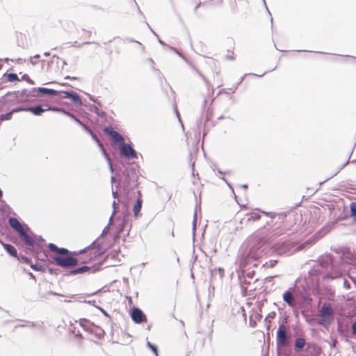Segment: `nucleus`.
Wrapping results in <instances>:
<instances>
[{"instance_id": "obj_9", "label": "nucleus", "mask_w": 356, "mask_h": 356, "mask_svg": "<svg viewBox=\"0 0 356 356\" xmlns=\"http://www.w3.org/2000/svg\"><path fill=\"white\" fill-rule=\"evenodd\" d=\"M138 197L137 199L136 202L135 203L133 209L134 215L136 218H137L140 215V211L142 208L143 204V199H142V195L140 191L138 192Z\"/></svg>"}, {"instance_id": "obj_5", "label": "nucleus", "mask_w": 356, "mask_h": 356, "mask_svg": "<svg viewBox=\"0 0 356 356\" xmlns=\"http://www.w3.org/2000/svg\"><path fill=\"white\" fill-rule=\"evenodd\" d=\"M104 131L111 136L113 143L122 144L124 143L123 137L116 131L113 130L111 128L106 127Z\"/></svg>"}, {"instance_id": "obj_33", "label": "nucleus", "mask_w": 356, "mask_h": 356, "mask_svg": "<svg viewBox=\"0 0 356 356\" xmlns=\"http://www.w3.org/2000/svg\"><path fill=\"white\" fill-rule=\"evenodd\" d=\"M111 43H113V42H112V41H110V42H109L108 45L111 46Z\"/></svg>"}, {"instance_id": "obj_24", "label": "nucleus", "mask_w": 356, "mask_h": 356, "mask_svg": "<svg viewBox=\"0 0 356 356\" xmlns=\"http://www.w3.org/2000/svg\"><path fill=\"white\" fill-rule=\"evenodd\" d=\"M17 259H19L21 262H23V263H25L27 264H31V260L26 257H24V256H22L21 257H18V258H17Z\"/></svg>"}, {"instance_id": "obj_28", "label": "nucleus", "mask_w": 356, "mask_h": 356, "mask_svg": "<svg viewBox=\"0 0 356 356\" xmlns=\"http://www.w3.org/2000/svg\"><path fill=\"white\" fill-rule=\"evenodd\" d=\"M233 52H232V54H229V55H227V59H229V60H234V55H233Z\"/></svg>"}, {"instance_id": "obj_31", "label": "nucleus", "mask_w": 356, "mask_h": 356, "mask_svg": "<svg viewBox=\"0 0 356 356\" xmlns=\"http://www.w3.org/2000/svg\"><path fill=\"white\" fill-rule=\"evenodd\" d=\"M29 276H30L31 277H32V278L35 279V276L33 275V273H29Z\"/></svg>"}, {"instance_id": "obj_21", "label": "nucleus", "mask_w": 356, "mask_h": 356, "mask_svg": "<svg viewBox=\"0 0 356 356\" xmlns=\"http://www.w3.org/2000/svg\"><path fill=\"white\" fill-rule=\"evenodd\" d=\"M21 81H25L29 84L33 85L35 84V82L29 77V76L26 74H24L21 77Z\"/></svg>"}, {"instance_id": "obj_22", "label": "nucleus", "mask_w": 356, "mask_h": 356, "mask_svg": "<svg viewBox=\"0 0 356 356\" xmlns=\"http://www.w3.org/2000/svg\"><path fill=\"white\" fill-rule=\"evenodd\" d=\"M275 315L276 314L275 312L269 313L265 318L266 322H271L272 320L275 318Z\"/></svg>"}, {"instance_id": "obj_34", "label": "nucleus", "mask_w": 356, "mask_h": 356, "mask_svg": "<svg viewBox=\"0 0 356 356\" xmlns=\"http://www.w3.org/2000/svg\"><path fill=\"white\" fill-rule=\"evenodd\" d=\"M93 138H94L96 140H97V138H96L95 136H93Z\"/></svg>"}, {"instance_id": "obj_12", "label": "nucleus", "mask_w": 356, "mask_h": 356, "mask_svg": "<svg viewBox=\"0 0 356 356\" xmlns=\"http://www.w3.org/2000/svg\"><path fill=\"white\" fill-rule=\"evenodd\" d=\"M24 110V108H22V107L16 108H13L10 112H8V113H7L6 114L1 115V116H0V123L1 122H3V121L10 120L12 118V117H13V113H17V112H19V111H23Z\"/></svg>"}, {"instance_id": "obj_32", "label": "nucleus", "mask_w": 356, "mask_h": 356, "mask_svg": "<svg viewBox=\"0 0 356 356\" xmlns=\"http://www.w3.org/2000/svg\"><path fill=\"white\" fill-rule=\"evenodd\" d=\"M1 197H2V191H1V190L0 189V199L1 198Z\"/></svg>"}, {"instance_id": "obj_23", "label": "nucleus", "mask_w": 356, "mask_h": 356, "mask_svg": "<svg viewBox=\"0 0 356 356\" xmlns=\"http://www.w3.org/2000/svg\"><path fill=\"white\" fill-rule=\"evenodd\" d=\"M147 346L152 350L156 356H159L157 347L155 345L152 344L150 342H147Z\"/></svg>"}, {"instance_id": "obj_1", "label": "nucleus", "mask_w": 356, "mask_h": 356, "mask_svg": "<svg viewBox=\"0 0 356 356\" xmlns=\"http://www.w3.org/2000/svg\"><path fill=\"white\" fill-rule=\"evenodd\" d=\"M48 247L51 252H54L57 254L54 257V260L56 261L57 265L61 267L67 268L75 266L78 264V259L67 256L69 253L68 250L63 248H58L54 243H49Z\"/></svg>"}, {"instance_id": "obj_26", "label": "nucleus", "mask_w": 356, "mask_h": 356, "mask_svg": "<svg viewBox=\"0 0 356 356\" xmlns=\"http://www.w3.org/2000/svg\"><path fill=\"white\" fill-rule=\"evenodd\" d=\"M351 328L353 334L356 336V321L352 324Z\"/></svg>"}, {"instance_id": "obj_11", "label": "nucleus", "mask_w": 356, "mask_h": 356, "mask_svg": "<svg viewBox=\"0 0 356 356\" xmlns=\"http://www.w3.org/2000/svg\"><path fill=\"white\" fill-rule=\"evenodd\" d=\"M8 222L10 226L19 234H20L21 232H22L23 230H24L20 222L17 218H10Z\"/></svg>"}, {"instance_id": "obj_6", "label": "nucleus", "mask_w": 356, "mask_h": 356, "mask_svg": "<svg viewBox=\"0 0 356 356\" xmlns=\"http://www.w3.org/2000/svg\"><path fill=\"white\" fill-rule=\"evenodd\" d=\"M132 320L136 323L146 322L147 318L143 312L138 308H134L131 312Z\"/></svg>"}, {"instance_id": "obj_13", "label": "nucleus", "mask_w": 356, "mask_h": 356, "mask_svg": "<svg viewBox=\"0 0 356 356\" xmlns=\"http://www.w3.org/2000/svg\"><path fill=\"white\" fill-rule=\"evenodd\" d=\"M22 238V240L24 241V243L29 245V246H34L35 245V240L30 236L24 230L22 231L20 234H19Z\"/></svg>"}, {"instance_id": "obj_30", "label": "nucleus", "mask_w": 356, "mask_h": 356, "mask_svg": "<svg viewBox=\"0 0 356 356\" xmlns=\"http://www.w3.org/2000/svg\"><path fill=\"white\" fill-rule=\"evenodd\" d=\"M76 121L77 122L78 124H79L80 125L85 127V125L79 120L76 119Z\"/></svg>"}, {"instance_id": "obj_17", "label": "nucleus", "mask_w": 356, "mask_h": 356, "mask_svg": "<svg viewBox=\"0 0 356 356\" xmlns=\"http://www.w3.org/2000/svg\"><path fill=\"white\" fill-rule=\"evenodd\" d=\"M38 92L42 95H56L58 94V91L53 90V89H49L45 88H38Z\"/></svg>"}, {"instance_id": "obj_25", "label": "nucleus", "mask_w": 356, "mask_h": 356, "mask_svg": "<svg viewBox=\"0 0 356 356\" xmlns=\"http://www.w3.org/2000/svg\"><path fill=\"white\" fill-rule=\"evenodd\" d=\"M352 215L356 217V203L354 202L350 207Z\"/></svg>"}, {"instance_id": "obj_29", "label": "nucleus", "mask_w": 356, "mask_h": 356, "mask_svg": "<svg viewBox=\"0 0 356 356\" xmlns=\"http://www.w3.org/2000/svg\"><path fill=\"white\" fill-rule=\"evenodd\" d=\"M271 326V322H266L267 330H269Z\"/></svg>"}, {"instance_id": "obj_14", "label": "nucleus", "mask_w": 356, "mask_h": 356, "mask_svg": "<svg viewBox=\"0 0 356 356\" xmlns=\"http://www.w3.org/2000/svg\"><path fill=\"white\" fill-rule=\"evenodd\" d=\"M3 248L6 250V252L10 254L11 256L15 257V258H18V255H17V251L16 250V248L10 245V244H8V243H1Z\"/></svg>"}, {"instance_id": "obj_15", "label": "nucleus", "mask_w": 356, "mask_h": 356, "mask_svg": "<svg viewBox=\"0 0 356 356\" xmlns=\"http://www.w3.org/2000/svg\"><path fill=\"white\" fill-rule=\"evenodd\" d=\"M63 93L65 94L64 97L70 98L74 102H79L81 101L80 97L75 92L65 91V92H63Z\"/></svg>"}, {"instance_id": "obj_20", "label": "nucleus", "mask_w": 356, "mask_h": 356, "mask_svg": "<svg viewBox=\"0 0 356 356\" xmlns=\"http://www.w3.org/2000/svg\"><path fill=\"white\" fill-rule=\"evenodd\" d=\"M247 216H248V221L257 220L260 219V218H261V215L258 213H248Z\"/></svg>"}, {"instance_id": "obj_16", "label": "nucleus", "mask_w": 356, "mask_h": 356, "mask_svg": "<svg viewBox=\"0 0 356 356\" xmlns=\"http://www.w3.org/2000/svg\"><path fill=\"white\" fill-rule=\"evenodd\" d=\"M283 299L290 307L294 306V298L291 292L289 291H286L283 294Z\"/></svg>"}, {"instance_id": "obj_4", "label": "nucleus", "mask_w": 356, "mask_h": 356, "mask_svg": "<svg viewBox=\"0 0 356 356\" xmlns=\"http://www.w3.org/2000/svg\"><path fill=\"white\" fill-rule=\"evenodd\" d=\"M120 153L122 156L128 159H137V152L129 144H121Z\"/></svg>"}, {"instance_id": "obj_8", "label": "nucleus", "mask_w": 356, "mask_h": 356, "mask_svg": "<svg viewBox=\"0 0 356 356\" xmlns=\"http://www.w3.org/2000/svg\"><path fill=\"white\" fill-rule=\"evenodd\" d=\"M277 342L281 345H285L287 341L286 330L284 325H280L277 330Z\"/></svg>"}, {"instance_id": "obj_7", "label": "nucleus", "mask_w": 356, "mask_h": 356, "mask_svg": "<svg viewBox=\"0 0 356 356\" xmlns=\"http://www.w3.org/2000/svg\"><path fill=\"white\" fill-rule=\"evenodd\" d=\"M24 110L23 111H29L33 113L35 115H40L42 113L47 111L55 110V108H51L48 105H45L44 108H42L41 106H36L29 108H24Z\"/></svg>"}, {"instance_id": "obj_2", "label": "nucleus", "mask_w": 356, "mask_h": 356, "mask_svg": "<svg viewBox=\"0 0 356 356\" xmlns=\"http://www.w3.org/2000/svg\"><path fill=\"white\" fill-rule=\"evenodd\" d=\"M102 254L100 248L93 245L81 250L80 257L78 259L82 264H89L97 261Z\"/></svg>"}, {"instance_id": "obj_18", "label": "nucleus", "mask_w": 356, "mask_h": 356, "mask_svg": "<svg viewBox=\"0 0 356 356\" xmlns=\"http://www.w3.org/2000/svg\"><path fill=\"white\" fill-rule=\"evenodd\" d=\"M90 270V267L88 266H82L81 268H79L77 269H75V270H73L70 272V275H76V274H79V273H86L87 271H88Z\"/></svg>"}, {"instance_id": "obj_10", "label": "nucleus", "mask_w": 356, "mask_h": 356, "mask_svg": "<svg viewBox=\"0 0 356 356\" xmlns=\"http://www.w3.org/2000/svg\"><path fill=\"white\" fill-rule=\"evenodd\" d=\"M20 81L21 79L18 77L17 74L15 73H5L2 76V81L4 83H16Z\"/></svg>"}, {"instance_id": "obj_3", "label": "nucleus", "mask_w": 356, "mask_h": 356, "mask_svg": "<svg viewBox=\"0 0 356 356\" xmlns=\"http://www.w3.org/2000/svg\"><path fill=\"white\" fill-rule=\"evenodd\" d=\"M320 317L322 323L329 324L334 318L333 311L330 303H324L320 310Z\"/></svg>"}, {"instance_id": "obj_27", "label": "nucleus", "mask_w": 356, "mask_h": 356, "mask_svg": "<svg viewBox=\"0 0 356 356\" xmlns=\"http://www.w3.org/2000/svg\"><path fill=\"white\" fill-rule=\"evenodd\" d=\"M31 265V268L35 270H40V268L38 267L37 265L35 264H30Z\"/></svg>"}, {"instance_id": "obj_19", "label": "nucleus", "mask_w": 356, "mask_h": 356, "mask_svg": "<svg viewBox=\"0 0 356 356\" xmlns=\"http://www.w3.org/2000/svg\"><path fill=\"white\" fill-rule=\"evenodd\" d=\"M305 340L303 338H298L296 340L295 346L297 349L300 350L304 348Z\"/></svg>"}]
</instances>
